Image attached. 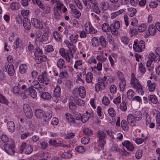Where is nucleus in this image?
I'll use <instances>...</instances> for the list:
<instances>
[{
	"label": "nucleus",
	"instance_id": "f257e3e1",
	"mask_svg": "<svg viewBox=\"0 0 160 160\" xmlns=\"http://www.w3.org/2000/svg\"><path fill=\"white\" fill-rule=\"evenodd\" d=\"M131 85L132 87L136 89V91L141 95L144 94L142 85L138 79L136 78L133 73H132Z\"/></svg>",
	"mask_w": 160,
	"mask_h": 160
},
{
	"label": "nucleus",
	"instance_id": "f03ea898",
	"mask_svg": "<svg viewBox=\"0 0 160 160\" xmlns=\"http://www.w3.org/2000/svg\"><path fill=\"white\" fill-rule=\"evenodd\" d=\"M24 83V80H20L17 85L13 87L12 91L13 93L17 95H20L21 96L23 92L22 90L25 89L27 87L26 85L23 84Z\"/></svg>",
	"mask_w": 160,
	"mask_h": 160
},
{
	"label": "nucleus",
	"instance_id": "7ed1b4c3",
	"mask_svg": "<svg viewBox=\"0 0 160 160\" xmlns=\"http://www.w3.org/2000/svg\"><path fill=\"white\" fill-rule=\"evenodd\" d=\"M29 96L33 98L37 97V93L33 86L27 88L22 94L21 97L23 99H25Z\"/></svg>",
	"mask_w": 160,
	"mask_h": 160
},
{
	"label": "nucleus",
	"instance_id": "20e7f679",
	"mask_svg": "<svg viewBox=\"0 0 160 160\" xmlns=\"http://www.w3.org/2000/svg\"><path fill=\"white\" fill-rule=\"evenodd\" d=\"M83 3L86 6H87L88 8H91L92 7L94 12L97 14H99L100 10L99 7L97 6V3L96 2L95 0H82Z\"/></svg>",
	"mask_w": 160,
	"mask_h": 160
},
{
	"label": "nucleus",
	"instance_id": "39448f33",
	"mask_svg": "<svg viewBox=\"0 0 160 160\" xmlns=\"http://www.w3.org/2000/svg\"><path fill=\"white\" fill-rule=\"evenodd\" d=\"M97 135L98 138L99 147L102 148L106 143L105 140L106 134L103 131L99 130L97 132Z\"/></svg>",
	"mask_w": 160,
	"mask_h": 160
},
{
	"label": "nucleus",
	"instance_id": "423d86ee",
	"mask_svg": "<svg viewBox=\"0 0 160 160\" xmlns=\"http://www.w3.org/2000/svg\"><path fill=\"white\" fill-rule=\"evenodd\" d=\"M98 83H96L95 85V90L97 92L100 90L104 89L107 85L106 80L100 78H98Z\"/></svg>",
	"mask_w": 160,
	"mask_h": 160
},
{
	"label": "nucleus",
	"instance_id": "0eeeda50",
	"mask_svg": "<svg viewBox=\"0 0 160 160\" xmlns=\"http://www.w3.org/2000/svg\"><path fill=\"white\" fill-rule=\"evenodd\" d=\"M59 53L64 58H66L68 62H69L70 59L73 58L72 53L69 52L68 50L66 51L64 48H62L59 50Z\"/></svg>",
	"mask_w": 160,
	"mask_h": 160
},
{
	"label": "nucleus",
	"instance_id": "6e6552de",
	"mask_svg": "<svg viewBox=\"0 0 160 160\" xmlns=\"http://www.w3.org/2000/svg\"><path fill=\"white\" fill-rule=\"evenodd\" d=\"M33 150V147L31 145H27L26 142L22 143L20 148V150L22 152L24 151L25 153L27 154L31 153Z\"/></svg>",
	"mask_w": 160,
	"mask_h": 160
},
{
	"label": "nucleus",
	"instance_id": "1a4fd4ad",
	"mask_svg": "<svg viewBox=\"0 0 160 160\" xmlns=\"http://www.w3.org/2000/svg\"><path fill=\"white\" fill-rule=\"evenodd\" d=\"M23 109L24 113L27 118H31L32 116V112L30 106L28 104H24Z\"/></svg>",
	"mask_w": 160,
	"mask_h": 160
},
{
	"label": "nucleus",
	"instance_id": "9d476101",
	"mask_svg": "<svg viewBox=\"0 0 160 160\" xmlns=\"http://www.w3.org/2000/svg\"><path fill=\"white\" fill-rule=\"evenodd\" d=\"M4 148L6 152L9 155L13 154L15 152V147L12 144L10 145L8 144H5L4 146Z\"/></svg>",
	"mask_w": 160,
	"mask_h": 160
},
{
	"label": "nucleus",
	"instance_id": "9b49d317",
	"mask_svg": "<svg viewBox=\"0 0 160 160\" xmlns=\"http://www.w3.org/2000/svg\"><path fill=\"white\" fill-rule=\"evenodd\" d=\"M61 94V88L59 86L57 85L53 91V96L57 98L60 97ZM58 99L57 98L56 100H53L55 102H57L58 101Z\"/></svg>",
	"mask_w": 160,
	"mask_h": 160
},
{
	"label": "nucleus",
	"instance_id": "f8f14e48",
	"mask_svg": "<svg viewBox=\"0 0 160 160\" xmlns=\"http://www.w3.org/2000/svg\"><path fill=\"white\" fill-rule=\"evenodd\" d=\"M148 30L149 34H146L145 35H144V37L146 38L148 37L149 35L152 36L154 35L157 32L155 26L152 24H151L149 26L148 28Z\"/></svg>",
	"mask_w": 160,
	"mask_h": 160
},
{
	"label": "nucleus",
	"instance_id": "ddd939ff",
	"mask_svg": "<svg viewBox=\"0 0 160 160\" xmlns=\"http://www.w3.org/2000/svg\"><path fill=\"white\" fill-rule=\"evenodd\" d=\"M32 22L33 25L36 28L38 29H42L43 25L37 19L33 18L32 19Z\"/></svg>",
	"mask_w": 160,
	"mask_h": 160
},
{
	"label": "nucleus",
	"instance_id": "4468645a",
	"mask_svg": "<svg viewBox=\"0 0 160 160\" xmlns=\"http://www.w3.org/2000/svg\"><path fill=\"white\" fill-rule=\"evenodd\" d=\"M127 120L129 125L132 127L136 126V120L134 116L131 114H129L127 117Z\"/></svg>",
	"mask_w": 160,
	"mask_h": 160
},
{
	"label": "nucleus",
	"instance_id": "2eb2a0df",
	"mask_svg": "<svg viewBox=\"0 0 160 160\" xmlns=\"http://www.w3.org/2000/svg\"><path fill=\"white\" fill-rule=\"evenodd\" d=\"M57 66L60 69H65L67 66L65 63L64 60L62 58L59 59L57 62Z\"/></svg>",
	"mask_w": 160,
	"mask_h": 160
},
{
	"label": "nucleus",
	"instance_id": "dca6fc26",
	"mask_svg": "<svg viewBox=\"0 0 160 160\" xmlns=\"http://www.w3.org/2000/svg\"><path fill=\"white\" fill-rule=\"evenodd\" d=\"M39 81L41 83H44L45 81H48L49 78L46 72H43L42 75H39L38 78Z\"/></svg>",
	"mask_w": 160,
	"mask_h": 160
},
{
	"label": "nucleus",
	"instance_id": "f3484780",
	"mask_svg": "<svg viewBox=\"0 0 160 160\" xmlns=\"http://www.w3.org/2000/svg\"><path fill=\"white\" fill-rule=\"evenodd\" d=\"M23 26L25 29L29 30L31 27L30 20L27 18H24L23 20Z\"/></svg>",
	"mask_w": 160,
	"mask_h": 160
},
{
	"label": "nucleus",
	"instance_id": "a211bd4d",
	"mask_svg": "<svg viewBox=\"0 0 160 160\" xmlns=\"http://www.w3.org/2000/svg\"><path fill=\"white\" fill-rule=\"evenodd\" d=\"M35 114L37 118L43 119L45 112L42 110L37 109L35 112Z\"/></svg>",
	"mask_w": 160,
	"mask_h": 160
},
{
	"label": "nucleus",
	"instance_id": "6ab92c4d",
	"mask_svg": "<svg viewBox=\"0 0 160 160\" xmlns=\"http://www.w3.org/2000/svg\"><path fill=\"white\" fill-rule=\"evenodd\" d=\"M122 145L123 146L126 147L127 149L130 151H132L134 150V147L128 141H124L122 143Z\"/></svg>",
	"mask_w": 160,
	"mask_h": 160
},
{
	"label": "nucleus",
	"instance_id": "aec40b11",
	"mask_svg": "<svg viewBox=\"0 0 160 160\" xmlns=\"http://www.w3.org/2000/svg\"><path fill=\"white\" fill-rule=\"evenodd\" d=\"M7 127L8 130L11 132L14 131L15 129V125L12 121H8L7 123Z\"/></svg>",
	"mask_w": 160,
	"mask_h": 160
},
{
	"label": "nucleus",
	"instance_id": "412c9836",
	"mask_svg": "<svg viewBox=\"0 0 160 160\" xmlns=\"http://www.w3.org/2000/svg\"><path fill=\"white\" fill-rule=\"evenodd\" d=\"M80 96L82 98H85L86 96V92L84 87L83 86H80L78 89Z\"/></svg>",
	"mask_w": 160,
	"mask_h": 160
},
{
	"label": "nucleus",
	"instance_id": "4be33fe9",
	"mask_svg": "<svg viewBox=\"0 0 160 160\" xmlns=\"http://www.w3.org/2000/svg\"><path fill=\"white\" fill-rule=\"evenodd\" d=\"M148 100L151 101L154 104H156L158 103V99L156 96L154 95H150L148 96Z\"/></svg>",
	"mask_w": 160,
	"mask_h": 160
},
{
	"label": "nucleus",
	"instance_id": "5701e85b",
	"mask_svg": "<svg viewBox=\"0 0 160 160\" xmlns=\"http://www.w3.org/2000/svg\"><path fill=\"white\" fill-rule=\"evenodd\" d=\"M147 86L148 87L149 90L150 92H153L155 90L156 87L155 83H152L151 81L148 80L147 81Z\"/></svg>",
	"mask_w": 160,
	"mask_h": 160
},
{
	"label": "nucleus",
	"instance_id": "b1692460",
	"mask_svg": "<svg viewBox=\"0 0 160 160\" xmlns=\"http://www.w3.org/2000/svg\"><path fill=\"white\" fill-rule=\"evenodd\" d=\"M93 77V75L91 72H88L85 77V80L86 82L88 83H93L92 82V78Z\"/></svg>",
	"mask_w": 160,
	"mask_h": 160
},
{
	"label": "nucleus",
	"instance_id": "393cba45",
	"mask_svg": "<svg viewBox=\"0 0 160 160\" xmlns=\"http://www.w3.org/2000/svg\"><path fill=\"white\" fill-rule=\"evenodd\" d=\"M99 42L103 48H106L107 43L103 36H101L99 37Z\"/></svg>",
	"mask_w": 160,
	"mask_h": 160
},
{
	"label": "nucleus",
	"instance_id": "a878e982",
	"mask_svg": "<svg viewBox=\"0 0 160 160\" xmlns=\"http://www.w3.org/2000/svg\"><path fill=\"white\" fill-rule=\"evenodd\" d=\"M40 97L44 100H49L51 99L52 96L48 92H43L40 94Z\"/></svg>",
	"mask_w": 160,
	"mask_h": 160
},
{
	"label": "nucleus",
	"instance_id": "bb28decb",
	"mask_svg": "<svg viewBox=\"0 0 160 160\" xmlns=\"http://www.w3.org/2000/svg\"><path fill=\"white\" fill-rule=\"evenodd\" d=\"M133 46L134 50L137 52H141L144 49L141 46H139V45L138 44V43L136 42H134V44Z\"/></svg>",
	"mask_w": 160,
	"mask_h": 160
},
{
	"label": "nucleus",
	"instance_id": "cd10ccee",
	"mask_svg": "<svg viewBox=\"0 0 160 160\" xmlns=\"http://www.w3.org/2000/svg\"><path fill=\"white\" fill-rule=\"evenodd\" d=\"M128 14L130 17H133L137 12V10L135 8L132 7H130L128 8Z\"/></svg>",
	"mask_w": 160,
	"mask_h": 160
},
{
	"label": "nucleus",
	"instance_id": "c85d7f7f",
	"mask_svg": "<svg viewBox=\"0 0 160 160\" xmlns=\"http://www.w3.org/2000/svg\"><path fill=\"white\" fill-rule=\"evenodd\" d=\"M53 37L57 41H61L62 39V36L57 31H54L53 33Z\"/></svg>",
	"mask_w": 160,
	"mask_h": 160
},
{
	"label": "nucleus",
	"instance_id": "c756f323",
	"mask_svg": "<svg viewBox=\"0 0 160 160\" xmlns=\"http://www.w3.org/2000/svg\"><path fill=\"white\" fill-rule=\"evenodd\" d=\"M64 42L69 48V50H68L69 52L72 53V50L74 48V45L73 43H70L68 40L65 41Z\"/></svg>",
	"mask_w": 160,
	"mask_h": 160
},
{
	"label": "nucleus",
	"instance_id": "7c9ffc66",
	"mask_svg": "<svg viewBox=\"0 0 160 160\" xmlns=\"http://www.w3.org/2000/svg\"><path fill=\"white\" fill-rule=\"evenodd\" d=\"M52 114L51 111H49L47 113H45L43 120L46 122L48 121L52 118Z\"/></svg>",
	"mask_w": 160,
	"mask_h": 160
},
{
	"label": "nucleus",
	"instance_id": "2f4dec72",
	"mask_svg": "<svg viewBox=\"0 0 160 160\" xmlns=\"http://www.w3.org/2000/svg\"><path fill=\"white\" fill-rule=\"evenodd\" d=\"M43 47L44 48V50L48 52H50L53 51L54 49L52 45H44Z\"/></svg>",
	"mask_w": 160,
	"mask_h": 160
},
{
	"label": "nucleus",
	"instance_id": "473e14b6",
	"mask_svg": "<svg viewBox=\"0 0 160 160\" xmlns=\"http://www.w3.org/2000/svg\"><path fill=\"white\" fill-rule=\"evenodd\" d=\"M15 72L14 66L12 64H10L9 65L8 69V73L10 76H12Z\"/></svg>",
	"mask_w": 160,
	"mask_h": 160
},
{
	"label": "nucleus",
	"instance_id": "72a5a7b5",
	"mask_svg": "<svg viewBox=\"0 0 160 160\" xmlns=\"http://www.w3.org/2000/svg\"><path fill=\"white\" fill-rule=\"evenodd\" d=\"M111 27H110L107 23H104L102 26V29L103 32H106L109 31L111 29Z\"/></svg>",
	"mask_w": 160,
	"mask_h": 160
},
{
	"label": "nucleus",
	"instance_id": "f704fd0d",
	"mask_svg": "<svg viewBox=\"0 0 160 160\" xmlns=\"http://www.w3.org/2000/svg\"><path fill=\"white\" fill-rule=\"evenodd\" d=\"M27 68V66L25 64H22L19 66V72L22 74L25 73L26 72Z\"/></svg>",
	"mask_w": 160,
	"mask_h": 160
},
{
	"label": "nucleus",
	"instance_id": "c9c22d12",
	"mask_svg": "<svg viewBox=\"0 0 160 160\" xmlns=\"http://www.w3.org/2000/svg\"><path fill=\"white\" fill-rule=\"evenodd\" d=\"M48 144L44 141L40 142L39 148L42 150L45 149L48 146Z\"/></svg>",
	"mask_w": 160,
	"mask_h": 160
},
{
	"label": "nucleus",
	"instance_id": "e433bc0d",
	"mask_svg": "<svg viewBox=\"0 0 160 160\" xmlns=\"http://www.w3.org/2000/svg\"><path fill=\"white\" fill-rule=\"evenodd\" d=\"M20 5L18 2H12L10 5L11 8L14 10H16L19 8Z\"/></svg>",
	"mask_w": 160,
	"mask_h": 160
},
{
	"label": "nucleus",
	"instance_id": "4c0bfd02",
	"mask_svg": "<svg viewBox=\"0 0 160 160\" xmlns=\"http://www.w3.org/2000/svg\"><path fill=\"white\" fill-rule=\"evenodd\" d=\"M78 35H75L74 34H71L69 37V40L72 43L75 44L77 42L78 38L77 36Z\"/></svg>",
	"mask_w": 160,
	"mask_h": 160
},
{
	"label": "nucleus",
	"instance_id": "58836bf2",
	"mask_svg": "<svg viewBox=\"0 0 160 160\" xmlns=\"http://www.w3.org/2000/svg\"><path fill=\"white\" fill-rule=\"evenodd\" d=\"M67 119L70 122L73 123H75V121L72 116L69 113H66L65 114Z\"/></svg>",
	"mask_w": 160,
	"mask_h": 160
},
{
	"label": "nucleus",
	"instance_id": "ea45409f",
	"mask_svg": "<svg viewBox=\"0 0 160 160\" xmlns=\"http://www.w3.org/2000/svg\"><path fill=\"white\" fill-rule=\"evenodd\" d=\"M91 115V114H83L82 115L81 121L83 123L86 122L89 119Z\"/></svg>",
	"mask_w": 160,
	"mask_h": 160
},
{
	"label": "nucleus",
	"instance_id": "a19ab883",
	"mask_svg": "<svg viewBox=\"0 0 160 160\" xmlns=\"http://www.w3.org/2000/svg\"><path fill=\"white\" fill-rule=\"evenodd\" d=\"M134 116L135 117L136 121H139L141 120L142 115L140 112L137 111Z\"/></svg>",
	"mask_w": 160,
	"mask_h": 160
},
{
	"label": "nucleus",
	"instance_id": "79ce46f5",
	"mask_svg": "<svg viewBox=\"0 0 160 160\" xmlns=\"http://www.w3.org/2000/svg\"><path fill=\"white\" fill-rule=\"evenodd\" d=\"M134 93L135 92L133 90L131 89L129 90L127 92V96L128 98L130 100L133 99Z\"/></svg>",
	"mask_w": 160,
	"mask_h": 160
},
{
	"label": "nucleus",
	"instance_id": "37998d69",
	"mask_svg": "<svg viewBox=\"0 0 160 160\" xmlns=\"http://www.w3.org/2000/svg\"><path fill=\"white\" fill-rule=\"evenodd\" d=\"M61 11L58 10H55L54 15L55 19L56 20H59L61 17Z\"/></svg>",
	"mask_w": 160,
	"mask_h": 160
},
{
	"label": "nucleus",
	"instance_id": "c03bdc74",
	"mask_svg": "<svg viewBox=\"0 0 160 160\" xmlns=\"http://www.w3.org/2000/svg\"><path fill=\"white\" fill-rule=\"evenodd\" d=\"M68 76V73L66 70L61 72L59 76L60 79H62L64 78H67Z\"/></svg>",
	"mask_w": 160,
	"mask_h": 160
},
{
	"label": "nucleus",
	"instance_id": "a18cd8bd",
	"mask_svg": "<svg viewBox=\"0 0 160 160\" xmlns=\"http://www.w3.org/2000/svg\"><path fill=\"white\" fill-rule=\"evenodd\" d=\"M83 133L85 135L90 136L92 134V131L88 128H85L83 130Z\"/></svg>",
	"mask_w": 160,
	"mask_h": 160
},
{
	"label": "nucleus",
	"instance_id": "49530a36",
	"mask_svg": "<svg viewBox=\"0 0 160 160\" xmlns=\"http://www.w3.org/2000/svg\"><path fill=\"white\" fill-rule=\"evenodd\" d=\"M120 22L119 21H116L114 23V24H112L110 25V26L115 29H118L120 26Z\"/></svg>",
	"mask_w": 160,
	"mask_h": 160
},
{
	"label": "nucleus",
	"instance_id": "de8ad7c7",
	"mask_svg": "<svg viewBox=\"0 0 160 160\" xmlns=\"http://www.w3.org/2000/svg\"><path fill=\"white\" fill-rule=\"evenodd\" d=\"M147 28V25L146 24L143 23L140 25L138 28V30L139 32H144Z\"/></svg>",
	"mask_w": 160,
	"mask_h": 160
},
{
	"label": "nucleus",
	"instance_id": "09e8293b",
	"mask_svg": "<svg viewBox=\"0 0 160 160\" xmlns=\"http://www.w3.org/2000/svg\"><path fill=\"white\" fill-rule=\"evenodd\" d=\"M61 157L64 158H69L72 157V154L70 152H65L62 154Z\"/></svg>",
	"mask_w": 160,
	"mask_h": 160
},
{
	"label": "nucleus",
	"instance_id": "8fccbe9b",
	"mask_svg": "<svg viewBox=\"0 0 160 160\" xmlns=\"http://www.w3.org/2000/svg\"><path fill=\"white\" fill-rule=\"evenodd\" d=\"M34 54L36 57L41 56L42 55V51L40 48L38 47L36 48Z\"/></svg>",
	"mask_w": 160,
	"mask_h": 160
},
{
	"label": "nucleus",
	"instance_id": "3c124183",
	"mask_svg": "<svg viewBox=\"0 0 160 160\" xmlns=\"http://www.w3.org/2000/svg\"><path fill=\"white\" fill-rule=\"evenodd\" d=\"M21 40L19 38H17L14 42V44L16 45V46L14 47V48L15 49H17L19 47L20 44L21 42Z\"/></svg>",
	"mask_w": 160,
	"mask_h": 160
},
{
	"label": "nucleus",
	"instance_id": "603ef678",
	"mask_svg": "<svg viewBox=\"0 0 160 160\" xmlns=\"http://www.w3.org/2000/svg\"><path fill=\"white\" fill-rule=\"evenodd\" d=\"M74 100L75 103L78 105L81 106L83 105L84 104V102L83 100L81 99L76 98H74Z\"/></svg>",
	"mask_w": 160,
	"mask_h": 160
},
{
	"label": "nucleus",
	"instance_id": "864d4df0",
	"mask_svg": "<svg viewBox=\"0 0 160 160\" xmlns=\"http://www.w3.org/2000/svg\"><path fill=\"white\" fill-rule=\"evenodd\" d=\"M8 101L7 99L2 95L0 93V102L7 104Z\"/></svg>",
	"mask_w": 160,
	"mask_h": 160
},
{
	"label": "nucleus",
	"instance_id": "5fc2aeb1",
	"mask_svg": "<svg viewBox=\"0 0 160 160\" xmlns=\"http://www.w3.org/2000/svg\"><path fill=\"white\" fill-rule=\"evenodd\" d=\"M121 125L124 130H126L128 129V126L127 125V121L125 120H122L121 122Z\"/></svg>",
	"mask_w": 160,
	"mask_h": 160
},
{
	"label": "nucleus",
	"instance_id": "6e6d98bb",
	"mask_svg": "<svg viewBox=\"0 0 160 160\" xmlns=\"http://www.w3.org/2000/svg\"><path fill=\"white\" fill-rule=\"evenodd\" d=\"M0 138L2 141L4 143H6L9 141V138L5 134L2 135Z\"/></svg>",
	"mask_w": 160,
	"mask_h": 160
},
{
	"label": "nucleus",
	"instance_id": "4d7b16f0",
	"mask_svg": "<svg viewBox=\"0 0 160 160\" xmlns=\"http://www.w3.org/2000/svg\"><path fill=\"white\" fill-rule=\"evenodd\" d=\"M121 40L122 42L126 45H128L129 42V39L125 36H122L121 38Z\"/></svg>",
	"mask_w": 160,
	"mask_h": 160
},
{
	"label": "nucleus",
	"instance_id": "13d9d810",
	"mask_svg": "<svg viewBox=\"0 0 160 160\" xmlns=\"http://www.w3.org/2000/svg\"><path fill=\"white\" fill-rule=\"evenodd\" d=\"M75 150L79 153H83L85 150L84 147L81 146H78L75 148Z\"/></svg>",
	"mask_w": 160,
	"mask_h": 160
},
{
	"label": "nucleus",
	"instance_id": "bf43d9fd",
	"mask_svg": "<svg viewBox=\"0 0 160 160\" xmlns=\"http://www.w3.org/2000/svg\"><path fill=\"white\" fill-rule=\"evenodd\" d=\"M109 115L112 117H114L115 115V112L112 108H110L108 109Z\"/></svg>",
	"mask_w": 160,
	"mask_h": 160
},
{
	"label": "nucleus",
	"instance_id": "052dcab7",
	"mask_svg": "<svg viewBox=\"0 0 160 160\" xmlns=\"http://www.w3.org/2000/svg\"><path fill=\"white\" fill-rule=\"evenodd\" d=\"M120 108L122 111H125L127 109V106L124 102H122L120 106Z\"/></svg>",
	"mask_w": 160,
	"mask_h": 160
},
{
	"label": "nucleus",
	"instance_id": "680f3d73",
	"mask_svg": "<svg viewBox=\"0 0 160 160\" xmlns=\"http://www.w3.org/2000/svg\"><path fill=\"white\" fill-rule=\"evenodd\" d=\"M110 92L112 94L115 93L117 91V87L114 85H111L110 87Z\"/></svg>",
	"mask_w": 160,
	"mask_h": 160
},
{
	"label": "nucleus",
	"instance_id": "e2e57ef3",
	"mask_svg": "<svg viewBox=\"0 0 160 160\" xmlns=\"http://www.w3.org/2000/svg\"><path fill=\"white\" fill-rule=\"evenodd\" d=\"M90 138L88 137L82 138L81 139L82 143L84 144H86L89 142Z\"/></svg>",
	"mask_w": 160,
	"mask_h": 160
},
{
	"label": "nucleus",
	"instance_id": "0e129e2a",
	"mask_svg": "<svg viewBox=\"0 0 160 160\" xmlns=\"http://www.w3.org/2000/svg\"><path fill=\"white\" fill-rule=\"evenodd\" d=\"M48 34L46 32L43 33L42 35V40L40 41V42L43 43L45 41L48 40Z\"/></svg>",
	"mask_w": 160,
	"mask_h": 160
},
{
	"label": "nucleus",
	"instance_id": "69168bd1",
	"mask_svg": "<svg viewBox=\"0 0 160 160\" xmlns=\"http://www.w3.org/2000/svg\"><path fill=\"white\" fill-rule=\"evenodd\" d=\"M139 70L140 72L142 73H144L146 72V70L145 68L143 66L141 63H140L139 65Z\"/></svg>",
	"mask_w": 160,
	"mask_h": 160
},
{
	"label": "nucleus",
	"instance_id": "338daca9",
	"mask_svg": "<svg viewBox=\"0 0 160 160\" xmlns=\"http://www.w3.org/2000/svg\"><path fill=\"white\" fill-rule=\"evenodd\" d=\"M142 151L141 150H139L136 153L135 156L138 159L140 158L142 156Z\"/></svg>",
	"mask_w": 160,
	"mask_h": 160
},
{
	"label": "nucleus",
	"instance_id": "774afa93",
	"mask_svg": "<svg viewBox=\"0 0 160 160\" xmlns=\"http://www.w3.org/2000/svg\"><path fill=\"white\" fill-rule=\"evenodd\" d=\"M102 101V103L105 105H108L110 103V101L108 98L106 97H103Z\"/></svg>",
	"mask_w": 160,
	"mask_h": 160
}]
</instances>
